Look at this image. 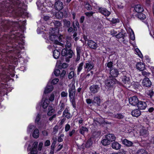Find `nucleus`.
Segmentation results:
<instances>
[{
  "instance_id": "obj_47",
  "label": "nucleus",
  "mask_w": 154,
  "mask_h": 154,
  "mask_svg": "<svg viewBox=\"0 0 154 154\" xmlns=\"http://www.w3.org/2000/svg\"><path fill=\"white\" fill-rule=\"evenodd\" d=\"M123 36V33L122 32L119 33L118 34L116 35V37L118 38L122 37Z\"/></svg>"
},
{
  "instance_id": "obj_46",
  "label": "nucleus",
  "mask_w": 154,
  "mask_h": 154,
  "mask_svg": "<svg viewBox=\"0 0 154 154\" xmlns=\"http://www.w3.org/2000/svg\"><path fill=\"white\" fill-rule=\"evenodd\" d=\"M38 151L37 149L32 148L30 151L31 154H36L37 153Z\"/></svg>"
},
{
  "instance_id": "obj_54",
  "label": "nucleus",
  "mask_w": 154,
  "mask_h": 154,
  "mask_svg": "<svg viewBox=\"0 0 154 154\" xmlns=\"http://www.w3.org/2000/svg\"><path fill=\"white\" fill-rule=\"evenodd\" d=\"M59 81V79H55L52 80V83L54 85H55Z\"/></svg>"
},
{
  "instance_id": "obj_28",
  "label": "nucleus",
  "mask_w": 154,
  "mask_h": 154,
  "mask_svg": "<svg viewBox=\"0 0 154 154\" xmlns=\"http://www.w3.org/2000/svg\"><path fill=\"white\" fill-rule=\"evenodd\" d=\"M60 55V52L57 50H55L53 52V56L55 59H58Z\"/></svg>"
},
{
  "instance_id": "obj_35",
  "label": "nucleus",
  "mask_w": 154,
  "mask_h": 154,
  "mask_svg": "<svg viewBox=\"0 0 154 154\" xmlns=\"http://www.w3.org/2000/svg\"><path fill=\"white\" fill-rule=\"evenodd\" d=\"M101 143L103 145L106 146L109 144L110 142L108 140V139L105 138L101 141Z\"/></svg>"
},
{
  "instance_id": "obj_8",
  "label": "nucleus",
  "mask_w": 154,
  "mask_h": 154,
  "mask_svg": "<svg viewBox=\"0 0 154 154\" xmlns=\"http://www.w3.org/2000/svg\"><path fill=\"white\" fill-rule=\"evenodd\" d=\"M99 11L101 14L105 16H109L110 14V12L104 8H99Z\"/></svg>"
},
{
  "instance_id": "obj_36",
  "label": "nucleus",
  "mask_w": 154,
  "mask_h": 154,
  "mask_svg": "<svg viewBox=\"0 0 154 154\" xmlns=\"http://www.w3.org/2000/svg\"><path fill=\"white\" fill-rule=\"evenodd\" d=\"M85 8L88 10H90L91 9V7L90 4L87 2H84Z\"/></svg>"
},
{
  "instance_id": "obj_11",
  "label": "nucleus",
  "mask_w": 154,
  "mask_h": 154,
  "mask_svg": "<svg viewBox=\"0 0 154 154\" xmlns=\"http://www.w3.org/2000/svg\"><path fill=\"white\" fill-rule=\"evenodd\" d=\"M137 107L139 109L143 110L147 107V104L145 102L140 101L137 104Z\"/></svg>"
},
{
  "instance_id": "obj_13",
  "label": "nucleus",
  "mask_w": 154,
  "mask_h": 154,
  "mask_svg": "<svg viewBox=\"0 0 154 154\" xmlns=\"http://www.w3.org/2000/svg\"><path fill=\"white\" fill-rule=\"evenodd\" d=\"M151 85V82L149 79L147 78H145L143 81L142 85L146 87H150Z\"/></svg>"
},
{
  "instance_id": "obj_17",
  "label": "nucleus",
  "mask_w": 154,
  "mask_h": 154,
  "mask_svg": "<svg viewBox=\"0 0 154 154\" xmlns=\"http://www.w3.org/2000/svg\"><path fill=\"white\" fill-rule=\"evenodd\" d=\"M105 138L108 139V140L110 142H112L114 141L116 139V137L115 135L112 134H109L105 135Z\"/></svg>"
},
{
  "instance_id": "obj_49",
  "label": "nucleus",
  "mask_w": 154,
  "mask_h": 154,
  "mask_svg": "<svg viewBox=\"0 0 154 154\" xmlns=\"http://www.w3.org/2000/svg\"><path fill=\"white\" fill-rule=\"evenodd\" d=\"M60 71L58 69H55L54 71V73L56 76H58L60 74Z\"/></svg>"
},
{
  "instance_id": "obj_43",
  "label": "nucleus",
  "mask_w": 154,
  "mask_h": 154,
  "mask_svg": "<svg viewBox=\"0 0 154 154\" xmlns=\"http://www.w3.org/2000/svg\"><path fill=\"white\" fill-rule=\"evenodd\" d=\"M54 23L56 28H58L61 26V23L58 21H55Z\"/></svg>"
},
{
  "instance_id": "obj_61",
  "label": "nucleus",
  "mask_w": 154,
  "mask_h": 154,
  "mask_svg": "<svg viewBox=\"0 0 154 154\" xmlns=\"http://www.w3.org/2000/svg\"><path fill=\"white\" fill-rule=\"evenodd\" d=\"M75 130L74 129L72 130L71 131L69 132V136L71 137L73 134L75 132Z\"/></svg>"
},
{
  "instance_id": "obj_45",
  "label": "nucleus",
  "mask_w": 154,
  "mask_h": 154,
  "mask_svg": "<svg viewBox=\"0 0 154 154\" xmlns=\"http://www.w3.org/2000/svg\"><path fill=\"white\" fill-rule=\"evenodd\" d=\"M77 54H78L80 55L81 54L82 48L80 47L77 46L76 48Z\"/></svg>"
},
{
  "instance_id": "obj_41",
  "label": "nucleus",
  "mask_w": 154,
  "mask_h": 154,
  "mask_svg": "<svg viewBox=\"0 0 154 154\" xmlns=\"http://www.w3.org/2000/svg\"><path fill=\"white\" fill-rule=\"evenodd\" d=\"M135 52L136 54L138 55V56L141 58H143V56L141 52L138 48H136L135 50Z\"/></svg>"
},
{
  "instance_id": "obj_23",
  "label": "nucleus",
  "mask_w": 154,
  "mask_h": 154,
  "mask_svg": "<svg viewBox=\"0 0 154 154\" xmlns=\"http://www.w3.org/2000/svg\"><path fill=\"white\" fill-rule=\"evenodd\" d=\"M63 115L68 119L72 117V115L69 112L67 108H66L64 111Z\"/></svg>"
},
{
  "instance_id": "obj_7",
  "label": "nucleus",
  "mask_w": 154,
  "mask_h": 154,
  "mask_svg": "<svg viewBox=\"0 0 154 154\" xmlns=\"http://www.w3.org/2000/svg\"><path fill=\"white\" fill-rule=\"evenodd\" d=\"M60 97L59 93L58 92L54 91L51 95L49 98V100L52 102L54 100V98H58Z\"/></svg>"
},
{
  "instance_id": "obj_64",
  "label": "nucleus",
  "mask_w": 154,
  "mask_h": 154,
  "mask_svg": "<svg viewBox=\"0 0 154 154\" xmlns=\"http://www.w3.org/2000/svg\"><path fill=\"white\" fill-rule=\"evenodd\" d=\"M142 75L145 76H147V75H149L150 73L148 72H146V71H143L142 72Z\"/></svg>"
},
{
  "instance_id": "obj_20",
  "label": "nucleus",
  "mask_w": 154,
  "mask_h": 154,
  "mask_svg": "<svg viewBox=\"0 0 154 154\" xmlns=\"http://www.w3.org/2000/svg\"><path fill=\"white\" fill-rule=\"evenodd\" d=\"M49 83H48L45 88L44 91V93L47 94L53 91L54 87L52 85H49Z\"/></svg>"
},
{
  "instance_id": "obj_18",
  "label": "nucleus",
  "mask_w": 154,
  "mask_h": 154,
  "mask_svg": "<svg viewBox=\"0 0 154 154\" xmlns=\"http://www.w3.org/2000/svg\"><path fill=\"white\" fill-rule=\"evenodd\" d=\"M111 147L114 149L118 150L120 148L121 145L118 142L115 141L112 143L111 144Z\"/></svg>"
},
{
  "instance_id": "obj_29",
  "label": "nucleus",
  "mask_w": 154,
  "mask_h": 154,
  "mask_svg": "<svg viewBox=\"0 0 154 154\" xmlns=\"http://www.w3.org/2000/svg\"><path fill=\"white\" fill-rule=\"evenodd\" d=\"M48 116H51L55 112V110L53 109L51 106H48Z\"/></svg>"
},
{
  "instance_id": "obj_62",
  "label": "nucleus",
  "mask_w": 154,
  "mask_h": 154,
  "mask_svg": "<svg viewBox=\"0 0 154 154\" xmlns=\"http://www.w3.org/2000/svg\"><path fill=\"white\" fill-rule=\"evenodd\" d=\"M38 143L37 142H35L33 144L32 148L37 149Z\"/></svg>"
},
{
  "instance_id": "obj_37",
  "label": "nucleus",
  "mask_w": 154,
  "mask_h": 154,
  "mask_svg": "<svg viewBox=\"0 0 154 154\" xmlns=\"http://www.w3.org/2000/svg\"><path fill=\"white\" fill-rule=\"evenodd\" d=\"M35 128V126L33 125L30 124L28 126L27 129V132L28 133H30L32 130Z\"/></svg>"
},
{
  "instance_id": "obj_27",
  "label": "nucleus",
  "mask_w": 154,
  "mask_h": 154,
  "mask_svg": "<svg viewBox=\"0 0 154 154\" xmlns=\"http://www.w3.org/2000/svg\"><path fill=\"white\" fill-rule=\"evenodd\" d=\"M101 100L99 97H94L92 103L96 104L97 105H99L100 103Z\"/></svg>"
},
{
  "instance_id": "obj_56",
  "label": "nucleus",
  "mask_w": 154,
  "mask_h": 154,
  "mask_svg": "<svg viewBox=\"0 0 154 154\" xmlns=\"http://www.w3.org/2000/svg\"><path fill=\"white\" fill-rule=\"evenodd\" d=\"M111 22L113 23H116L119 22V20L118 19L113 18L111 20Z\"/></svg>"
},
{
  "instance_id": "obj_1",
  "label": "nucleus",
  "mask_w": 154,
  "mask_h": 154,
  "mask_svg": "<svg viewBox=\"0 0 154 154\" xmlns=\"http://www.w3.org/2000/svg\"><path fill=\"white\" fill-rule=\"evenodd\" d=\"M58 30L57 29H52L51 32H50L49 41L51 43H53L54 45H51L52 48H58V46H61L63 48L65 47L66 48H69L71 46L70 43L71 38H67V39L63 38V36H58Z\"/></svg>"
},
{
  "instance_id": "obj_6",
  "label": "nucleus",
  "mask_w": 154,
  "mask_h": 154,
  "mask_svg": "<svg viewBox=\"0 0 154 154\" xmlns=\"http://www.w3.org/2000/svg\"><path fill=\"white\" fill-rule=\"evenodd\" d=\"M129 103L133 106H135L138 103V100L136 96L130 97L129 99Z\"/></svg>"
},
{
  "instance_id": "obj_10",
  "label": "nucleus",
  "mask_w": 154,
  "mask_h": 154,
  "mask_svg": "<svg viewBox=\"0 0 154 154\" xmlns=\"http://www.w3.org/2000/svg\"><path fill=\"white\" fill-rule=\"evenodd\" d=\"M110 74L112 77H116L119 74L118 70L116 68H112L110 70Z\"/></svg>"
},
{
  "instance_id": "obj_2",
  "label": "nucleus",
  "mask_w": 154,
  "mask_h": 154,
  "mask_svg": "<svg viewBox=\"0 0 154 154\" xmlns=\"http://www.w3.org/2000/svg\"><path fill=\"white\" fill-rule=\"evenodd\" d=\"M122 73L124 75L122 79V82L126 88H129L131 85L130 76L126 71H122Z\"/></svg>"
},
{
  "instance_id": "obj_12",
  "label": "nucleus",
  "mask_w": 154,
  "mask_h": 154,
  "mask_svg": "<svg viewBox=\"0 0 154 154\" xmlns=\"http://www.w3.org/2000/svg\"><path fill=\"white\" fill-rule=\"evenodd\" d=\"M88 44L89 47L92 49H96L97 47V44L91 40H88Z\"/></svg>"
},
{
  "instance_id": "obj_4",
  "label": "nucleus",
  "mask_w": 154,
  "mask_h": 154,
  "mask_svg": "<svg viewBox=\"0 0 154 154\" xmlns=\"http://www.w3.org/2000/svg\"><path fill=\"white\" fill-rule=\"evenodd\" d=\"M69 96L70 98H73L75 94V85L73 84H70L69 85Z\"/></svg>"
},
{
  "instance_id": "obj_59",
  "label": "nucleus",
  "mask_w": 154,
  "mask_h": 154,
  "mask_svg": "<svg viewBox=\"0 0 154 154\" xmlns=\"http://www.w3.org/2000/svg\"><path fill=\"white\" fill-rule=\"evenodd\" d=\"M51 17L48 15L45 16L44 17V20L45 21L50 20H51Z\"/></svg>"
},
{
  "instance_id": "obj_38",
  "label": "nucleus",
  "mask_w": 154,
  "mask_h": 154,
  "mask_svg": "<svg viewBox=\"0 0 154 154\" xmlns=\"http://www.w3.org/2000/svg\"><path fill=\"white\" fill-rule=\"evenodd\" d=\"M92 141L91 138L89 139L87 141L85 146L87 148L90 147L92 144Z\"/></svg>"
},
{
  "instance_id": "obj_53",
  "label": "nucleus",
  "mask_w": 154,
  "mask_h": 154,
  "mask_svg": "<svg viewBox=\"0 0 154 154\" xmlns=\"http://www.w3.org/2000/svg\"><path fill=\"white\" fill-rule=\"evenodd\" d=\"M147 93L149 96L151 97L153 94V92L152 90H150L147 92Z\"/></svg>"
},
{
  "instance_id": "obj_58",
  "label": "nucleus",
  "mask_w": 154,
  "mask_h": 154,
  "mask_svg": "<svg viewBox=\"0 0 154 154\" xmlns=\"http://www.w3.org/2000/svg\"><path fill=\"white\" fill-rule=\"evenodd\" d=\"M93 12L92 11L88 12H86L85 13V14L88 17H91L93 15Z\"/></svg>"
},
{
  "instance_id": "obj_63",
  "label": "nucleus",
  "mask_w": 154,
  "mask_h": 154,
  "mask_svg": "<svg viewBox=\"0 0 154 154\" xmlns=\"http://www.w3.org/2000/svg\"><path fill=\"white\" fill-rule=\"evenodd\" d=\"M43 146V143L42 142L40 143L38 145V149L41 150Z\"/></svg>"
},
{
  "instance_id": "obj_50",
  "label": "nucleus",
  "mask_w": 154,
  "mask_h": 154,
  "mask_svg": "<svg viewBox=\"0 0 154 154\" xmlns=\"http://www.w3.org/2000/svg\"><path fill=\"white\" fill-rule=\"evenodd\" d=\"M74 75V72L73 71H71L69 74L68 75V78L69 79H72Z\"/></svg>"
},
{
  "instance_id": "obj_24",
  "label": "nucleus",
  "mask_w": 154,
  "mask_h": 154,
  "mask_svg": "<svg viewBox=\"0 0 154 154\" xmlns=\"http://www.w3.org/2000/svg\"><path fill=\"white\" fill-rule=\"evenodd\" d=\"M122 143L127 146H131L133 144L132 142L128 140L127 139H125L122 141Z\"/></svg>"
},
{
  "instance_id": "obj_48",
  "label": "nucleus",
  "mask_w": 154,
  "mask_h": 154,
  "mask_svg": "<svg viewBox=\"0 0 154 154\" xmlns=\"http://www.w3.org/2000/svg\"><path fill=\"white\" fill-rule=\"evenodd\" d=\"M113 63L112 62L110 61L108 62L106 65L107 67H108L110 69H112V66H113Z\"/></svg>"
},
{
  "instance_id": "obj_9",
  "label": "nucleus",
  "mask_w": 154,
  "mask_h": 154,
  "mask_svg": "<svg viewBox=\"0 0 154 154\" xmlns=\"http://www.w3.org/2000/svg\"><path fill=\"white\" fill-rule=\"evenodd\" d=\"M63 7V3L60 1L58 0L56 2L55 4V8L58 11L62 10Z\"/></svg>"
},
{
  "instance_id": "obj_31",
  "label": "nucleus",
  "mask_w": 154,
  "mask_h": 154,
  "mask_svg": "<svg viewBox=\"0 0 154 154\" xmlns=\"http://www.w3.org/2000/svg\"><path fill=\"white\" fill-rule=\"evenodd\" d=\"M49 104V101L47 99H45L44 100L42 103V106L44 109H46L48 106Z\"/></svg>"
},
{
  "instance_id": "obj_15",
  "label": "nucleus",
  "mask_w": 154,
  "mask_h": 154,
  "mask_svg": "<svg viewBox=\"0 0 154 154\" xmlns=\"http://www.w3.org/2000/svg\"><path fill=\"white\" fill-rule=\"evenodd\" d=\"M99 89V87L97 85H93L91 86L90 88V90L91 92L95 94L97 93Z\"/></svg>"
},
{
  "instance_id": "obj_57",
  "label": "nucleus",
  "mask_w": 154,
  "mask_h": 154,
  "mask_svg": "<svg viewBox=\"0 0 154 154\" xmlns=\"http://www.w3.org/2000/svg\"><path fill=\"white\" fill-rule=\"evenodd\" d=\"M51 144L50 141L49 140H46L45 143V146H49Z\"/></svg>"
},
{
  "instance_id": "obj_26",
  "label": "nucleus",
  "mask_w": 154,
  "mask_h": 154,
  "mask_svg": "<svg viewBox=\"0 0 154 154\" xmlns=\"http://www.w3.org/2000/svg\"><path fill=\"white\" fill-rule=\"evenodd\" d=\"M55 17L57 19H61L63 16V12L60 11H57L56 12L55 14Z\"/></svg>"
},
{
  "instance_id": "obj_3",
  "label": "nucleus",
  "mask_w": 154,
  "mask_h": 154,
  "mask_svg": "<svg viewBox=\"0 0 154 154\" xmlns=\"http://www.w3.org/2000/svg\"><path fill=\"white\" fill-rule=\"evenodd\" d=\"M73 51L71 50H69L68 51L66 49L63 48L62 50V56H65L67 58H71L72 57Z\"/></svg>"
},
{
  "instance_id": "obj_52",
  "label": "nucleus",
  "mask_w": 154,
  "mask_h": 154,
  "mask_svg": "<svg viewBox=\"0 0 154 154\" xmlns=\"http://www.w3.org/2000/svg\"><path fill=\"white\" fill-rule=\"evenodd\" d=\"M70 126L69 125L67 124L65 126V130L66 132L68 131L70 129Z\"/></svg>"
},
{
  "instance_id": "obj_14",
  "label": "nucleus",
  "mask_w": 154,
  "mask_h": 154,
  "mask_svg": "<svg viewBox=\"0 0 154 154\" xmlns=\"http://www.w3.org/2000/svg\"><path fill=\"white\" fill-rule=\"evenodd\" d=\"M116 82V79L112 78V79L107 80L106 82V85L107 86L110 87L113 85Z\"/></svg>"
},
{
  "instance_id": "obj_32",
  "label": "nucleus",
  "mask_w": 154,
  "mask_h": 154,
  "mask_svg": "<svg viewBox=\"0 0 154 154\" xmlns=\"http://www.w3.org/2000/svg\"><path fill=\"white\" fill-rule=\"evenodd\" d=\"M129 31L130 32V37L131 40H134L135 39V35L133 31L131 29H130Z\"/></svg>"
},
{
  "instance_id": "obj_21",
  "label": "nucleus",
  "mask_w": 154,
  "mask_h": 154,
  "mask_svg": "<svg viewBox=\"0 0 154 154\" xmlns=\"http://www.w3.org/2000/svg\"><path fill=\"white\" fill-rule=\"evenodd\" d=\"M131 114L133 116L137 117L140 115L141 112L139 109H135L132 111Z\"/></svg>"
},
{
  "instance_id": "obj_22",
  "label": "nucleus",
  "mask_w": 154,
  "mask_h": 154,
  "mask_svg": "<svg viewBox=\"0 0 154 154\" xmlns=\"http://www.w3.org/2000/svg\"><path fill=\"white\" fill-rule=\"evenodd\" d=\"M134 10L138 13H141L143 11V8L140 5H137L134 7Z\"/></svg>"
},
{
  "instance_id": "obj_34",
  "label": "nucleus",
  "mask_w": 154,
  "mask_h": 154,
  "mask_svg": "<svg viewBox=\"0 0 154 154\" xmlns=\"http://www.w3.org/2000/svg\"><path fill=\"white\" fill-rule=\"evenodd\" d=\"M63 22L64 23V26L67 27H69L70 26V22L69 21L66 20H63Z\"/></svg>"
},
{
  "instance_id": "obj_33",
  "label": "nucleus",
  "mask_w": 154,
  "mask_h": 154,
  "mask_svg": "<svg viewBox=\"0 0 154 154\" xmlns=\"http://www.w3.org/2000/svg\"><path fill=\"white\" fill-rule=\"evenodd\" d=\"M84 65L83 62L81 63L79 65L77 68V74H79V72L81 71L83 68V66Z\"/></svg>"
},
{
  "instance_id": "obj_5",
  "label": "nucleus",
  "mask_w": 154,
  "mask_h": 154,
  "mask_svg": "<svg viewBox=\"0 0 154 154\" xmlns=\"http://www.w3.org/2000/svg\"><path fill=\"white\" fill-rule=\"evenodd\" d=\"M94 67V64L93 62L91 61H86L84 66V69H87L88 72L92 69Z\"/></svg>"
},
{
  "instance_id": "obj_51",
  "label": "nucleus",
  "mask_w": 154,
  "mask_h": 154,
  "mask_svg": "<svg viewBox=\"0 0 154 154\" xmlns=\"http://www.w3.org/2000/svg\"><path fill=\"white\" fill-rule=\"evenodd\" d=\"M110 33L113 36H116V34L117 33V32L114 29H112L110 30Z\"/></svg>"
},
{
  "instance_id": "obj_44",
  "label": "nucleus",
  "mask_w": 154,
  "mask_h": 154,
  "mask_svg": "<svg viewBox=\"0 0 154 154\" xmlns=\"http://www.w3.org/2000/svg\"><path fill=\"white\" fill-rule=\"evenodd\" d=\"M140 14L138 15V18L141 20H144L146 18V16L144 14L141 13H139Z\"/></svg>"
},
{
  "instance_id": "obj_55",
  "label": "nucleus",
  "mask_w": 154,
  "mask_h": 154,
  "mask_svg": "<svg viewBox=\"0 0 154 154\" xmlns=\"http://www.w3.org/2000/svg\"><path fill=\"white\" fill-rule=\"evenodd\" d=\"M58 129V126L57 125L55 126L53 128V132L54 134L56 133L57 132Z\"/></svg>"
},
{
  "instance_id": "obj_19",
  "label": "nucleus",
  "mask_w": 154,
  "mask_h": 154,
  "mask_svg": "<svg viewBox=\"0 0 154 154\" xmlns=\"http://www.w3.org/2000/svg\"><path fill=\"white\" fill-rule=\"evenodd\" d=\"M137 69L140 71H143L145 68V64L141 62L137 63L136 66Z\"/></svg>"
},
{
  "instance_id": "obj_42",
  "label": "nucleus",
  "mask_w": 154,
  "mask_h": 154,
  "mask_svg": "<svg viewBox=\"0 0 154 154\" xmlns=\"http://www.w3.org/2000/svg\"><path fill=\"white\" fill-rule=\"evenodd\" d=\"M40 115L38 114L36 116V118L35 120V123L37 124H39L40 123Z\"/></svg>"
},
{
  "instance_id": "obj_60",
  "label": "nucleus",
  "mask_w": 154,
  "mask_h": 154,
  "mask_svg": "<svg viewBox=\"0 0 154 154\" xmlns=\"http://www.w3.org/2000/svg\"><path fill=\"white\" fill-rule=\"evenodd\" d=\"M62 97H66L67 95V93L66 92L63 91L61 94Z\"/></svg>"
},
{
  "instance_id": "obj_25",
  "label": "nucleus",
  "mask_w": 154,
  "mask_h": 154,
  "mask_svg": "<svg viewBox=\"0 0 154 154\" xmlns=\"http://www.w3.org/2000/svg\"><path fill=\"white\" fill-rule=\"evenodd\" d=\"M32 137L35 138H37L39 136V131L37 128L35 129L32 133Z\"/></svg>"
},
{
  "instance_id": "obj_30",
  "label": "nucleus",
  "mask_w": 154,
  "mask_h": 154,
  "mask_svg": "<svg viewBox=\"0 0 154 154\" xmlns=\"http://www.w3.org/2000/svg\"><path fill=\"white\" fill-rule=\"evenodd\" d=\"M88 131V128L83 126L81 127L80 128L79 132L82 134H84L85 132Z\"/></svg>"
},
{
  "instance_id": "obj_39",
  "label": "nucleus",
  "mask_w": 154,
  "mask_h": 154,
  "mask_svg": "<svg viewBox=\"0 0 154 154\" xmlns=\"http://www.w3.org/2000/svg\"><path fill=\"white\" fill-rule=\"evenodd\" d=\"M114 117L118 119H121L123 118L124 116L121 113H118L114 115Z\"/></svg>"
},
{
  "instance_id": "obj_16",
  "label": "nucleus",
  "mask_w": 154,
  "mask_h": 154,
  "mask_svg": "<svg viewBox=\"0 0 154 154\" xmlns=\"http://www.w3.org/2000/svg\"><path fill=\"white\" fill-rule=\"evenodd\" d=\"M45 2V0H38L36 2V4L38 8L39 9L42 10L43 9L44 7V5Z\"/></svg>"
},
{
  "instance_id": "obj_40",
  "label": "nucleus",
  "mask_w": 154,
  "mask_h": 154,
  "mask_svg": "<svg viewBox=\"0 0 154 154\" xmlns=\"http://www.w3.org/2000/svg\"><path fill=\"white\" fill-rule=\"evenodd\" d=\"M137 154H147V152L145 150L140 149L138 150Z\"/></svg>"
}]
</instances>
